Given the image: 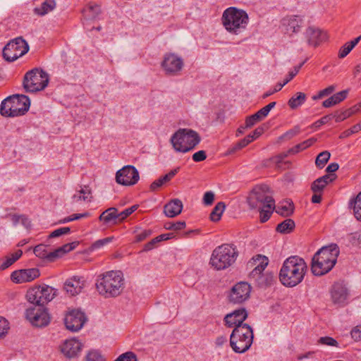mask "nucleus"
Wrapping results in <instances>:
<instances>
[{"label":"nucleus","mask_w":361,"mask_h":361,"mask_svg":"<svg viewBox=\"0 0 361 361\" xmlns=\"http://www.w3.org/2000/svg\"><path fill=\"white\" fill-rule=\"evenodd\" d=\"M307 270V264L302 257L290 256L283 262L281 268L280 281L286 287H294L302 281Z\"/></svg>","instance_id":"1"},{"label":"nucleus","mask_w":361,"mask_h":361,"mask_svg":"<svg viewBox=\"0 0 361 361\" xmlns=\"http://www.w3.org/2000/svg\"><path fill=\"white\" fill-rule=\"evenodd\" d=\"M96 288L105 298L119 295L123 288V276L119 271H109L98 276Z\"/></svg>","instance_id":"2"},{"label":"nucleus","mask_w":361,"mask_h":361,"mask_svg":"<svg viewBox=\"0 0 361 361\" xmlns=\"http://www.w3.org/2000/svg\"><path fill=\"white\" fill-rule=\"evenodd\" d=\"M238 251L232 243H224L216 247L212 252L209 264L216 270H224L237 259Z\"/></svg>","instance_id":"3"},{"label":"nucleus","mask_w":361,"mask_h":361,"mask_svg":"<svg viewBox=\"0 0 361 361\" xmlns=\"http://www.w3.org/2000/svg\"><path fill=\"white\" fill-rule=\"evenodd\" d=\"M249 22L247 13L235 7L226 8L221 17V23L224 28L230 33L239 35L246 30Z\"/></svg>","instance_id":"4"},{"label":"nucleus","mask_w":361,"mask_h":361,"mask_svg":"<svg viewBox=\"0 0 361 361\" xmlns=\"http://www.w3.org/2000/svg\"><path fill=\"white\" fill-rule=\"evenodd\" d=\"M174 150L177 152L186 153L192 150L201 141L200 135L188 128H180L170 139Z\"/></svg>","instance_id":"5"},{"label":"nucleus","mask_w":361,"mask_h":361,"mask_svg":"<svg viewBox=\"0 0 361 361\" xmlns=\"http://www.w3.org/2000/svg\"><path fill=\"white\" fill-rule=\"evenodd\" d=\"M253 338L252 327L244 324L233 329L230 336V345L235 353H243L250 349Z\"/></svg>","instance_id":"6"},{"label":"nucleus","mask_w":361,"mask_h":361,"mask_svg":"<svg viewBox=\"0 0 361 361\" xmlns=\"http://www.w3.org/2000/svg\"><path fill=\"white\" fill-rule=\"evenodd\" d=\"M30 101L27 96L15 94L8 97L1 104L0 113L5 117L24 115L29 109Z\"/></svg>","instance_id":"7"},{"label":"nucleus","mask_w":361,"mask_h":361,"mask_svg":"<svg viewBox=\"0 0 361 361\" xmlns=\"http://www.w3.org/2000/svg\"><path fill=\"white\" fill-rule=\"evenodd\" d=\"M247 202L251 209L275 208V200L269 187L267 185L255 188L248 197Z\"/></svg>","instance_id":"8"},{"label":"nucleus","mask_w":361,"mask_h":361,"mask_svg":"<svg viewBox=\"0 0 361 361\" xmlns=\"http://www.w3.org/2000/svg\"><path fill=\"white\" fill-rule=\"evenodd\" d=\"M49 77L47 73L38 68H34L24 76L23 87L26 92H36L43 90L48 85Z\"/></svg>","instance_id":"9"},{"label":"nucleus","mask_w":361,"mask_h":361,"mask_svg":"<svg viewBox=\"0 0 361 361\" xmlns=\"http://www.w3.org/2000/svg\"><path fill=\"white\" fill-rule=\"evenodd\" d=\"M56 295V291L54 288L44 285L29 289L26 293V298L33 306L43 307L51 301Z\"/></svg>","instance_id":"10"},{"label":"nucleus","mask_w":361,"mask_h":361,"mask_svg":"<svg viewBox=\"0 0 361 361\" xmlns=\"http://www.w3.org/2000/svg\"><path fill=\"white\" fill-rule=\"evenodd\" d=\"M29 50L27 42L21 37L11 40L3 49V57L8 61L12 62L19 57L25 55Z\"/></svg>","instance_id":"11"},{"label":"nucleus","mask_w":361,"mask_h":361,"mask_svg":"<svg viewBox=\"0 0 361 361\" xmlns=\"http://www.w3.org/2000/svg\"><path fill=\"white\" fill-rule=\"evenodd\" d=\"M25 317L35 326L43 327L50 322V317L47 309L42 307L31 306L25 311Z\"/></svg>","instance_id":"12"},{"label":"nucleus","mask_w":361,"mask_h":361,"mask_svg":"<svg viewBox=\"0 0 361 361\" xmlns=\"http://www.w3.org/2000/svg\"><path fill=\"white\" fill-rule=\"evenodd\" d=\"M139 178L138 171L131 165L123 166L116 174V182L123 185H133L138 182Z\"/></svg>","instance_id":"13"},{"label":"nucleus","mask_w":361,"mask_h":361,"mask_svg":"<svg viewBox=\"0 0 361 361\" xmlns=\"http://www.w3.org/2000/svg\"><path fill=\"white\" fill-rule=\"evenodd\" d=\"M183 59L175 54H166L161 62V67L166 75H176L183 67Z\"/></svg>","instance_id":"14"},{"label":"nucleus","mask_w":361,"mask_h":361,"mask_svg":"<svg viewBox=\"0 0 361 361\" xmlns=\"http://www.w3.org/2000/svg\"><path fill=\"white\" fill-rule=\"evenodd\" d=\"M251 286L247 282H239L231 289L228 296L229 302L233 304H241L246 301L250 295Z\"/></svg>","instance_id":"15"},{"label":"nucleus","mask_w":361,"mask_h":361,"mask_svg":"<svg viewBox=\"0 0 361 361\" xmlns=\"http://www.w3.org/2000/svg\"><path fill=\"white\" fill-rule=\"evenodd\" d=\"M86 320L84 312L78 310H73L66 314L64 323L67 329L75 332L82 329Z\"/></svg>","instance_id":"16"},{"label":"nucleus","mask_w":361,"mask_h":361,"mask_svg":"<svg viewBox=\"0 0 361 361\" xmlns=\"http://www.w3.org/2000/svg\"><path fill=\"white\" fill-rule=\"evenodd\" d=\"M40 275L37 268L19 269L12 272L11 279L16 283H24L31 282Z\"/></svg>","instance_id":"17"},{"label":"nucleus","mask_w":361,"mask_h":361,"mask_svg":"<svg viewBox=\"0 0 361 361\" xmlns=\"http://www.w3.org/2000/svg\"><path fill=\"white\" fill-rule=\"evenodd\" d=\"M302 25V17L298 15L287 16L281 20V26L289 35L300 32Z\"/></svg>","instance_id":"18"},{"label":"nucleus","mask_w":361,"mask_h":361,"mask_svg":"<svg viewBox=\"0 0 361 361\" xmlns=\"http://www.w3.org/2000/svg\"><path fill=\"white\" fill-rule=\"evenodd\" d=\"M247 312L245 308H240L227 314L224 319L225 325L228 328H235L243 325V322L247 319Z\"/></svg>","instance_id":"19"},{"label":"nucleus","mask_w":361,"mask_h":361,"mask_svg":"<svg viewBox=\"0 0 361 361\" xmlns=\"http://www.w3.org/2000/svg\"><path fill=\"white\" fill-rule=\"evenodd\" d=\"M339 253L338 246L336 244H331L320 248L314 255L325 259L328 263H333L335 266Z\"/></svg>","instance_id":"20"},{"label":"nucleus","mask_w":361,"mask_h":361,"mask_svg":"<svg viewBox=\"0 0 361 361\" xmlns=\"http://www.w3.org/2000/svg\"><path fill=\"white\" fill-rule=\"evenodd\" d=\"M334 265L325 259L314 255L312 259L311 270L314 276H322L329 272Z\"/></svg>","instance_id":"21"},{"label":"nucleus","mask_w":361,"mask_h":361,"mask_svg":"<svg viewBox=\"0 0 361 361\" xmlns=\"http://www.w3.org/2000/svg\"><path fill=\"white\" fill-rule=\"evenodd\" d=\"M307 43L310 46L317 47L327 39V35L319 28L309 27L305 32Z\"/></svg>","instance_id":"22"},{"label":"nucleus","mask_w":361,"mask_h":361,"mask_svg":"<svg viewBox=\"0 0 361 361\" xmlns=\"http://www.w3.org/2000/svg\"><path fill=\"white\" fill-rule=\"evenodd\" d=\"M249 263L251 266H255L254 269L250 272V276L255 279H258L261 277L263 271L267 267L269 259L264 255H257L252 258Z\"/></svg>","instance_id":"23"},{"label":"nucleus","mask_w":361,"mask_h":361,"mask_svg":"<svg viewBox=\"0 0 361 361\" xmlns=\"http://www.w3.org/2000/svg\"><path fill=\"white\" fill-rule=\"evenodd\" d=\"M84 287V281L80 276H72L64 283L63 289L71 296L79 294Z\"/></svg>","instance_id":"24"},{"label":"nucleus","mask_w":361,"mask_h":361,"mask_svg":"<svg viewBox=\"0 0 361 361\" xmlns=\"http://www.w3.org/2000/svg\"><path fill=\"white\" fill-rule=\"evenodd\" d=\"M81 348L82 344L79 341L71 338L63 342L61 345V351L66 357L72 358L78 354Z\"/></svg>","instance_id":"25"},{"label":"nucleus","mask_w":361,"mask_h":361,"mask_svg":"<svg viewBox=\"0 0 361 361\" xmlns=\"http://www.w3.org/2000/svg\"><path fill=\"white\" fill-rule=\"evenodd\" d=\"M347 288L341 283H335L331 290V298L336 304L343 305L348 298Z\"/></svg>","instance_id":"26"},{"label":"nucleus","mask_w":361,"mask_h":361,"mask_svg":"<svg viewBox=\"0 0 361 361\" xmlns=\"http://www.w3.org/2000/svg\"><path fill=\"white\" fill-rule=\"evenodd\" d=\"M99 220L106 226L119 224L118 209L116 207L108 208L99 215Z\"/></svg>","instance_id":"27"},{"label":"nucleus","mask_w":361,"mask_h":361,"mask_svg":"<svg viewBox=\"0 0 361 361\" xmlns=\"http://www.w3.org/2000/svg\"><path fill=\"white\" fill-rule=\"evenodd\" d=\"M183 207L181 200L173 199L164 205V212L166 216L173 218L181 213Z\"/></svg>","instance_id":"28"},{"label":"nucleus","mask_w":361,"mask_h":361,"mask_svg":"<svg viewBox=\"0 0 361 361\" xmlns=\"http://www.w3.org/2000/svg\"><path fill=\"white\" fill-rule=\"evenodd\" d=\"M91 194L92 191L89 186H80V190L76 191L73 195L72 199L73 202H79L81 200L90 202L92 199Z\"/></svg>","instance_id":"29"},{"label":"nucleus","mask_w":361,"mask_h":361,"mask_svg":"<svg viewBox=\"0 0 361 361\" xmlns=\"http://www.w3.org/2000/svg\"><path fill=\"white\" fill-rule=\"evenodd\" d=\"M179 168L171 170L169 173L164 175V176L160 177L157 180H155L150 185V190L152 191H155L160 187H161L164 183L171 180L173 176L178 173Z\"/></svg>","instance_id":"30"},{"label":"nucleus","mask_w":361,"mask_h":361,"mask_svg":"<svg viewBox=\"0 0 361 361\" xmlns=\"http://www.w3.org/2000/svg\"><path fill=\"white\" fill-rule=\"evenodd\" d=\"M56 3L55 0H45L41 4L40 6L34 8V13L36 15L43 16L53 11L56 8Z\"/></svg>","instance_id":"31"},{"label":"nucleus","mask_w":361,"mask_h":361,"mask_svg":"<svg viewBox=\"0 0 361 361\" xmlns=\"http://www.w3.org/2000/svg\"><path fill=\"white\" fill-rule=\"evenodd\" d=\"M360 108L361 103H359L345 111L336 112L333 117L335 118L336 122L338 123L358 112Z\"/></svg>","instance_id":"32"},{"label":"nucleus","mask_w":361,"mask_h":361,"mask_svg":"<svg viewBox=\"0 0 361 361\" xmlns=\"http://www.w3.org/2000/svg\"><path fill=\"white\" fill-rule=\"evenodd\" d=\"M276 212L283 216H290L294 212V205L292 201L285 200L279 204L276 208Z\"/></svg>","instance_id":"33"},{"label":"nucleus","mask_w":361,"mask_h":361,"mask_svg":"<svg viewBox=\"0 0 361 361\" xmlns=\"http://www.w3.org/2000/svg\"><path fill=\"white\" fill-rule=\"evenodd\" d=\"M82 13L85 20H94L100 14L101 9L98 5L90 4L85 8H84Z\"/></svg>","instance_id":"34"},{"label":"nucleus","mask_w":361,"mask_h":361,"mask_svg":"<svg viewBox=\"0 0 361 361\" xmlns=\"http://www.w3.org/2000/svg\"><path fill=\"white\" fill-rule=\"evenodd\" d=\"M295 226V224L293 219H286L277 225L276 230L281 233H290L293 231Z\"/></svg>","instance_id":"35"},{"label":"nucleus","mask_w":361,"mask_h":361,"mask_svg":"<svg viewBox=\"0 0 361 361\" xmlns=\"http://www.w3.org/2000/svg\"><path fill=\"white\" fill-rule=\"evenodd\" d=\"M306 100V94L303 92H297L288 102L290 109H295L301 106Z\"/></svg>","instance_id":"36"},{"label":"nucleus","mask_w":361,"mask_h":361,"mask_svg":"<svg viewBox=\"0 0 361 361\" xmlns=\"http://www.w3.org/2000/svg\"><path fill=\"white\" fill-rule=\"evenodd\" d=\"M350 207H353L356 219L361 221V192L358 193L355 198L350 200Z\"/></svg>","instance_id":"37"},{"label":"nucleus","mask_w":361,"mask_h":361,"mask_svg":"<svg viewBox=\"0 0 361 361\" xmlns=\"http://www.w3.org/2000/svg\"><path fill=\"white\" fill-rule=\"evenodd\" d=\"M226 208V204L223 202H218L210 214V219L214 222L219 221Z\"/></svg>","instance_id":"38"},{"label":"nucleus","mask_w":361,"mask_h":361,"mask_svg":"<svg viewBox=\"0 0 361 361\" xmlns=\"http://www.w3.org/2000/svg\"><path fill=\"white\" fill-rule=\"evenodd\" d=\"M268 115H267V114L264 111H263V109L262 108L255 114L246 118L247 127H252L257 122L262 121Z\"/></svg>","instance_id":"39"},{"label":"nucleus","mask_w":361,"mask_h":361,"mask_svg":"<svg viewBox=\"0 0 361 361\" xmlns=\"http://www.w3.org/2000/svg\"><path fill=\"white\" fill-rule=\"evenodd\" d=\"M331 154L328 151H324L321 153H319L315 160V164L316 166L319 168L322 169L324 167L325 164L327 163L329 159H330Z\"/></svg>","instance_id":"40"},{"label":"nucleus","mask_w":361,"mask_h":361,"mask_svg":"<svg viewBox=\"0 0 361 361\" xmlns=\"http://www.w3.org/2000/svg\"><path fill=\"white\" fill-rule=\"evenodd\" d=\"M186 224L183 221H179L176 222H166L164 224V228L166 230L180 231L185 228Z\"/></svg>","instance_id":"41"},{"label":"nucleus","mask_w":361,"mask_h":361,"mask_svg":"<svg viewBox=\"0 0 361 361\" xmlns=\"http://www.w3.org/2000/svg\"><path fill=\"white\" fill-rule=\"evenodd\" d=\"M275 209V208H260L259 209V219L260 221L262 223H264L267 221L269 218L271 216V214L273 213V211Z\"/></svg>","instance_id":"42"},{"label":"nucleus","mask_w":361,"mask_h":361,"mask_svg":"<svg viewBox=\"0 0 361 361\" xmlns=\"http://www.w3.org/2000/svg\"><path fill=\"white\" fill-rule=\"evenodd\" d=\"M33 252L37 257L41 259H46L48 254L47 247L43 244L35 246Z\"/></svg>","instance_id":"43"},{"label":"nucleus","mask_w":361,"mask_h":361,"mask_svg":"<svg viewBox=\"0 0 361 361\" xmlns=\"http://www.w3.org/2000/svg\"><path fill=\"white\" fill-rule=\"evenodd\" d=\"M301 130L299 126H295L290 130L286 131L283 135H282L279 138L280 139H286L290 140L293 137L298 135L300 133Z\"/></svg>","instance_id":"44"},{"label":"nucleus","mask_w":361,"mask_h":361,"mask_svg":"<svg viewBox=\"0 0 361 361\" xmlns=\"http://www.w3.org/2000/svg\"><path fill=\"white\" fill-rule=\"evenodd\" d=\"M318 343L328 346L338 347V341L330 336H324L319 338V339L318 340Z\"/></svg>","instance_id":"45"},{"label":"nucleus","mask_w":361,"mask_h":361,"mask_svg":"<svg viewBox=\"0 0 361 361\" xmlns=\"http://www.w3.org/2000/svg\"><path fill=\"white\" fill-rule=\"evenodd\" d=\"M348 90H345L341 92H338L334 95L331 96V100H333V103L336 104H339L343 102L348 96Z\"/></svg>","instance_id":"46"},{"label":"nucleus","mask_w":361,"mask_h":361,"mask_svg":"<svg viewBox=\"0 0 361 361\" xmlns=\"http://www.w3.org/2000/svg\"><path fill=\"white\" fill-rule=\"evenodd\" d=\"M348 241L355 246L359 245L361 243V233L355 232L348 235Z\"/></svg>","instance_id":"47"},{"label":"nucleus","mask_w":361,"mask_h":361,"mask_svg":"<svg viewBox=\"0 0 361 361\" xmlns=\"http://www.w3.org/2000/svg\"><path fill=\"white\" fill-rule=\"evenodd\" d=\"M9 329V324L8 321L0 317V339L5 337Z\"/></svg>","instance_id":"48"},{"label":"nucleus","mask_w":361,"mask_h":361,"mask_svg":"<svg viewBox=\"0 0 361 361\" xmlns=\"http://www.w3.org/2000/svg\"><path fill=\"white\" fill-rule=\"evenodd\" d=\"M113 240V237H108L103 239H100L98 240H96L92 245H91V248L92 250H97L102 247L105 245L108 244L109 243H111Z\"/></svg>","instance_id":"49"},{"label":"nucleus","mask_w":361,"mask_h":361,"mask_svg":"<svg viewBox=\"0 0 361 361\" xmlns=\"http://www.w3.org/2000/svg\"><path fill=\"white\" fill-rule=\"evenodd\" d=\"M253 141V136H251V134L247 135L245 138L239 141L235 146L234 147L233 149L237 150L242 149L245 147H246L248 144H250L251 142Z\"/></svg>","instance_id":"50"},{"label":"nucleus","mask_w":361,"mask_h":361,"mask_svg":"<svg viewBox=\"0 0 361 361\" xmlns=\"http://www.w3.org/2000/svg\"><path fill=\"white\" fill-rule=\"evenodd\" d=\"M353 47L348 42L343 44L339 49L338 56L339 59L345 58L352 50Z\"/></svg>","instance_id":"51"},{"label":"nucleus","mask_w":361,"mask_h":361,"mask_svg":"<svg viewBox=\"0 0 361 361\" xmlns=\"http://www.w3.org/2000/svg\"><path fill=\"white\" fill-rule=\"evenodd\" d=\"M71 232V228L69 227H62L58 228L54 231H52L49 234V238H57L62 235L68 234Z\"/></svg>","instance_id":"52"},{"label":"nucleus","mask_w":361,"mask_h":361,"mask_svg":"<svg viewBox=\"0 0 361 361\" xmlns=\"http://www.w3.org/2000/svg\"><path fill=\"white\" fill-rule=\"evenodd\" d=\"M326 185H325L324 183H322L321 179H317L312 183L311 189L314 192V193L321 192L326 187Z\"/></svg>","instance_id":"53"},{"label":"nucleus","mask_w":361,"mask_h":361,"mask_svg":"<svg viewBox=\"0 0 361 361\" xmlns=\"http://www.w3.org/2000/svg\"><path fill=\"white\" fill-rule=\"evenodd\" d=\"M115 361H137V357L133 352H126L121 355Z\"/></svg>","instance_id":"54"},{"label":"nucleus","mask_w":361,"mask_h":361,"mask_svg":"<svg viewBox=\"0 0 361 361\" xmlns=\"http://www.w3.org/2000/svg\"><path fill=\"white\" fill-rule=\"evenodd\" d=\"M86 361H104V358L99 353L94 350L87 355Z\"/></svg>","instance_id":"55"},{"label":"nucleus","mask_w":361,"mask_h":361,"mask_svg":"<svg viewBox=\"0 0 361 361\" xmlns=\"http://www.w3.org/2000/svg\"><path fill=\"white\" fill-rule=\"evenodd\" d=\"M307 60L304 61L301 63H300L298 66H296L294 67V71H292L289 72L288 77L285 79V83H288L289 81H290L299 72L300 69L302 68V66L305 64Z\"/></svg>","instance_id":"56"},{"label":"nucleus","mask_w":361,"mask_h":361,"mask_svg":"<svg viewBox=\"0 0 361 361\" xmlns=\"http://www.w3.org/2000/svg\"><path fill=\"white\" fill-rule=\"evenodd\" d=\"M351 337L355 341H361V325L355 326L350 331Z\"/></svg>","instance_id":"57"},{"label":"nucleus","mask_w":361,"mask_h":361,"mask_svg":"<svg viewBox=\"0 0 361 361\" xmlns=\"http://www.w3.org/2000/svg\"><path fill=\"white\" fill-rule=\"evenodd\" d=\"M214 200V193L212 191L206 192L203 197V203L204 205H211Z\"/></svg>","instance_id":"58"},{"label":"nucleus","mask_w":361,"mask_h":361,"mask_svg":"<svg viewBox=\"0 0 361 361\" xmlns=\"http://www.w3.org/2000/svg\"><path fill=\"white\" fill-rule=\"evenodd\" d=\"M207 159V154L204 150H200L192 154V159L195 162H200Z\"/></svg>","instance_id":"59"},{"label":"nucleus","mask_w":361,"mask_h":361,"mask_svg":"<svg viewBox=\"0 0 361 361\" xmlns=\"http://www.w3.org/2000/svg\"><path fill=\"white\" fill-rule=\"evenodd\" d=\"M77 243L73 242L71 243H67L63 245V246L59 247L60 252L63 255L64 254L73 250L76 247Z\"/></svg>","instance_id":"60"},{"label":"nucleus","mask_w":361,"mask_h":361,"mask_svg":"<svg viewBox=\"0 0 361 361\" xmlns=\"http://www.w3.org/2000/svg\"><path fill=\"white\" fill-rule=\"evenodd\" d=\"M63 255L61 254V252H60V250L59 248H57L56 250H55L53 252H48V254H47V259L50 261V262H53L54 261L56 258L58 257H61Z\"/></svg>","instance_id":"61"},{"label":"nucleus","mask_w":361,"mask_h":361,"mask_svg":"<svg viewBox=\"0 0 361 361\" xmlns=\"http://www.w3.org/2000/svg\"><path fill=\"white\" fill-rule=\"evenodd\" d=\"M159 242L160 240H159L157 237L153 238L145 245L143 250L147 252L154 249L156 247V245Z\"/></svg>","instance_id":"62"},{"label":"nucleus","mask_w":361,"mask_h":361,"mask_svg":"<svg viewBox=\"0 0 361 361\" xmlns=\"http://www.w3.org/2000/svg\"><path fill=\"white\" fill-rule=\"evenodd\" d=\"M151 234L152 231L150 230H144L136 235V241L141 242L148 238Z\"/></svg>","instance_id":"63"},{"label":"nucleus","mask_w":361,"mask_h":361,"mask_svg":"<svg viewBox=\"0 0 361 361\" xmlns=\"http://www.w3.org/2000/svg\"><path fill=\"white\" fill-rule=\"evenodd\" d=\"M13 264V260L10 257H7L5 260L0 262V270H5Z\"/></svg>","instance_id":"64"}]
</instances>
